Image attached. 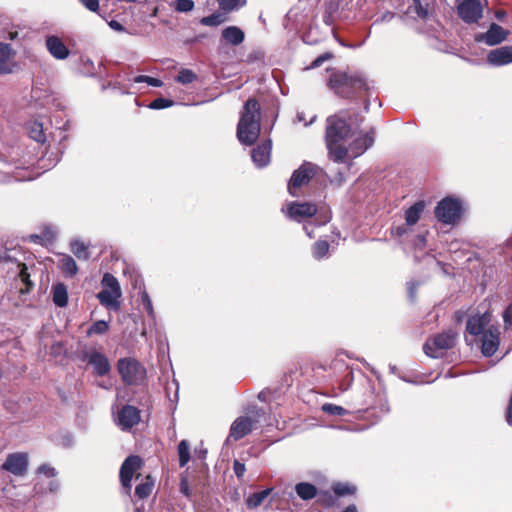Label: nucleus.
<instances>
[{
	"mask_svg": "<svg viewBox=\"0 0 512 512\" xmlns=\"http://www.w3.org/2000/svg\"><path fill=\"white\" fill-rule=\"evenodd\" d=\"M328 86L339 97L348 100L364 98V109L369 110V86L360 73L335 71L330 74Z\"/></svg>",
	"mask_w": 512,
	"mask_h": 512,
	"instance_id": "obj_1",
	"label": "nucleus"
},
{
	"mask_svg": "<svg viewBox=\"0 0 512 512\" xmlns=\"http://www.w3.org/2000/svg\"><path fill=\"white\" fill-rule=\"evenodd\" d=\"M261 131V105L256 98H249L244 103L237 124V138L247 146L253 145Z\"/></svg>",
	"mask_w": 512,
	"mask_h": 512,
	"instance_id": "obj_2",
	"label": "nucleus"
},
{
	"mask_svg": "<svg viewBox=\"0 0 512 512\" xmlns=\"http://www.w3.org/2000/svg\"><path fill=\"white\" fill-rule=\"evenodd\" d=\"M319 167L308 161H304L296 170L293 171L288 184V193L293 197L302 195V188L307 186L315 177Z\"/></svg>",
	"mask_w": 512,
	"mask_h": 512,
	"instance_id": "obj_3",
	"label": "nucleus"
},
{
	"mask_svg": "<svg viewBox=\"0 0 512 512\" xmlns=\"http://www.w3.org/2000/svg\"><path fill=\"white\" fill-rule=\"evenodd\" d=\"M118 373L126 385H140L146 379L145 367L135 358H120L117 361Z\"/></svg>",
	"mask_w": 512,
	"mask_h": 512,
	"instance_id": "obj_4",
	"label": "nucleus"
},
{
	"mask_svg": "<svg viewBox=\"0 0 512 512\" xmlns=\"http://www.w3.org/2000/svg\"><path fill=\"white\" fill-rule=\"evenodd\" d=\"M457 333L452 330L443 331L429 337L423 345L425 354L431 358H439L442 352L453 348L456 344Z\"/></svg>",
	"mask_w": 512,
	"mask_h": 512,
	"instance_id": "obj_5",
	"label": "nucleus"
},
{
	"mask_svg": "<svg viewBox=\"0 0 512 512\" xmlns=\"http://www.w3.org/2000/svg\"><path fill=\"white\" fill-rule=\"evenodd\" d=\"M456 13L466 24H478L483 17L487 0H455Z\"/></svg>",
	"mask_w": 512,
	"mask_h": 512,
	"instance_id": "obj_6",
	"label": "nucleus"
},
{
	"mask_svg": "<svg viewBox=\"0 0 512 512\" xmlns=\"http://www.w3.org/2000/svg\"><path fill=\"white\" fill-rule=\"evenodd\" d=\"M462 215L461 202L453 197H445L435 207V217L443 224L454 225Z\"/></svg>",
	"mask_w": 512,
	"mask_h": 512,
	"instance_id": "obj_7",
	"label": "nucleus"
},
{
	"mask_svg": "<svg viewBox=\"0 0 512 512\" xmlns=\"http://www.w3.org/2000/svg\"><path fill=\"white\" fill-rule=\"evenodd\" d=\"M326 122V142H341L349 136L351 126L344 118L339 117L338 115H332L327 118Z\"/></svg>",
	"mask_w": 512,
	"mask_h": 512,
	"instance_id": "obj_8",
	"label": "nucleus"
},
{
	"mask_svg": "<svg viewBox=\"0 0 512 512\" xmlns=\"http://www.w3.org/2000/svg\"><path fill=\"white\" fill-rule=\"evenodd\" d=\"M263 414V410L256 411L254 416H239L230 426L229 437L238 441L252 432L254 426L259 423L258 417Z\"/></svg>",
	"mask_w": 512,
	"mask_h": 512,
	"instance_id": "obj_9",
	"label": "nucleus"
},
{
	"mask_svg": "<svg viewBox=\"0 0 512 512\" xmlns=\"http://www.w3.org/2000/svg\"><path fill=\"white\" fill-rule=\"evenodd\" d=\"M143 466V460L138 455H130L128 456L120 467V482L123 488L130 493L132 485L131 481L134 474L140 470Z\"/></svg>",
	"mask_w": 512,
	"mask_h": 512,
	"instance_id": "obj_10",
	"label": "nucleus"
},
{
	"mask_svg": "<svg viewBox=\"0 0 512 512\" xmlns=\"http://www.w3.org/2000/svg\"><path fill=\"white\" fill-rule=\"evenodd\" d=\"M83 360L86 361L88 365L93 367V372L96 376L104 377L107 376L111 371V365L108 358L105 354L97 350L84 352Z\"/></svg>",
	"mask_w": 512,
	"mask_h": 512,
	"instance_id": "obj_11",
	"label": "nucleus"
},
{
	"mask_svg": "<svg viewBox=\"0 0 512 512\" xmlns=\"http://www.w3.org/2000/svg\"><path fill=\"white\" fill-rule=\"evenodd\" d=\"M2 469L15 476H24L28 470V455L24 452L8 454Z\"/></svg>",
	"mask_w": 512,
	"mask_h": 512,
	"instance_id": "obj_12",
	"label": "nucleus"
},
{
	"mask_svg": "<svg viewBox=\"0 0 512 512\" xmlns=\"http://www.w3.org/2000/svg\"><path fill=\"white\" fill-rule=\"evenodd\" d=\"M316 212L317 206L313 203L292 202L287 207L286 215L288 218L300 222L303 219L313 217Z\"/></svg>",
	"mask_w": 512,
	"mask_h": 512,
	"instance_id": "obj_13",
	"label": "nucleus"
},
{
	"mask_svg": "<svg viewBox=\"0 0 512 512\" xmlns=\"http://www.w3.org/2000/svg\"><path fill=\"white\" fill-rule=\"evenodd\" d=\"M500 345V332L497 328L485 330L481 337V352L485 357H491Z\"/></svg>",
	"mask_w": 512,
	"mask_h": 512,
	"instance_id": "obj_14",
	"label": "nucleus"
},
{
	"mask_svg": "<svg viewBox=\"0 0 512 512\" xmlns=\"http://www.w3.org/2000/svg\"><path fill=\"white\" fill-rule=\"evenodd\" d=\"M140 422V411L132 405H124L118 412V424L122 430H129Z\"/></svg>",
	"mask_w": 512,
	"mask_h": 512,
	"instance_id": "obj_15",
	"label": "nucleus"
},
{
	"mask_svg": "<svg viewBox=\"0 0 512 512\" xmlns=\"http://www.w3.org/2000/svg\"><path fill=\"white\" fill-rule=\"evenodd\" d=\"M487 62L493 66H504L512 63V46H501L487 54Z\"/></svg>",
	"mask_w": 512,
	"mask_h": 512,
	"instance_id": "obj_16",
	"label": "nucleus"
},
{
	"mask_svg": "<svg viewBox=\"0 0 512 512\" xmlns=\"http://www.w3.org/2000/svg\"><path fill=\"white\" fill-rule=\"evenodd\" d=\"M271 148V140H265L252 149L251 157L258 167H264L269 163Z\"/></svg>",
	"mask_w": 512,
	"mask_h": 512,
	"instance_id": "obj_17",
	"label": "nucleus"
},
{
	"mask_svg": "<svg viewBox=\"0 0 512 512\" xmlns=\"http://www.w3.org/2000/svg\"><path fill=\"white\" fill-rule=\"evenodd\" d=\"M16 52L11 48L10 44L0 43V71L5 74L13 72L15 63L12 61Z\"/></svg>",
	"mask_w": 512,
	"mask_h": 512,
	"instance_id": "obj_18",
	"label": "nucleus"
},
{
	"mask_svg": "<svg viewBox=\"0 0 512 512\" xmlns=\"http://www.w3.org/2000/svg\"><path fill=\"white\" fill-rule=\"evenodd\" d=\"M46 47L49 53L56 59L64 60L66 59L70 51L64 42L57 36H49L46 39Z\"/></svg>",
	"mask_w": 512,
	"mask_h": 512,
	"instance_id": "obj_19",
	"label": "nucleus"
},
{
	"mask_svg": "<svg viewBox=\"0 0 512 512\" xmlns=\"http://www.w3.org/2000/svg\"><path fill=\"white\" fill-rule=\"evenodd\" d=\"M121 292H113L108 289H103L97 294L99 302L108 309L118 311L120 309L119 298Z\"/></svg>",
	"mask_w": 512,
	"mask_h": 512,
	"instance_id": "obj_20",
	"label": "nucleus"
},
{
	"mask_svg": "<svg viewBox=\"0 0 512 512\" xmlns=\"http://www.w3.org/2000/svg\"><path fill=\"white\" fill-rule=\"evenodd\" d=\"M221 38L226 44L237 46L244 41L245 33L237 26H228L222 30Z\"/></svg>",
	"mask_w": 512,
	"mask_h": 512,
	"instance_id": "obj_21",
	"label": "nucleus"
},
{
	"mask_svg": "<svg viewBox=\"0 0 512 512\" xmlns=\"http://www.w3.org/2000/svg\"><path fill=\"white\" fill-rule=\"evenodd\" d=\"M297 496L303 501H310L317 497L318 488L310 482H299L294 487Z\"/></svg>",
	"mask_w": 512,
	"mask_h": 512,
	"instance_id": "obj_22",
	"label": "nucleus"
},
{
	"mask_svg": "<svg viewBox=\"0 0 512 512\" xmlns=\"http://www.w3.org/2000/svg\"><path fill=\"white\" fill-rule=\"evenodd\" d=\"M507 32L498 24L492 23L485 34V41L488 45H497L504 41Z\"/></svg>",
	"mask_w": 512,
	"mask_h": 512,
	"instance_id": "obj_23",
	"label": "nucleus"
},
{
	"mask_svg": "<svg viewBox=\"0 0 512 512\" xmlns=\"http://www.w3.org/2000/svg\"><path fill=\"white\" fill-rule=\"evenodd\" d=\"M57 267L65 277H74L78 273V266L75 260L67 254H63L58 260Z\"/></svg>",
	"mask_w": 512,
	"mask_h": 512,
	"instance_id": "obj_24",
	"label": "nucleus"
},
{
	"mask_svg": "<svg viewBox=\"0 0 512 512\" xmlns=\"http://www.w3.org/2000/svg\"><path fill=\"white\" fill-rule=\"evenodd\" d=\"M486 325L487 321L484 316H471L467 320L466 331L473 336L483 335Z\"/></svg>",
	"mask_w": 512,
	"mask_h": 512,
	"instance_id": "obj_25",
	"label": "nucleus"
},
{
	"mask_svg": "<svg viewBox=\"0 0 512 512\" xmlns=\"http://www.w3.org/2000/svg\"><path fill=\"white\" fill-rule=\"evenodd\" d=\"M374 143V129L371 128L367 133L356 138L352 148L356 150V155L364 153Z\"/></svg>",
	"mask_w": 512,
	"mask_h": 512,
	"instance_id": "obj_26",
	"label": "nucleus"
},
{
	"mask_svg": "<svg viewBox=\"0 0 512 512\" xmlns=\"http://www.w3.org/2000/svg\"><path fill=\"white\" fill-rule=\"evenodd\" d=\"M52 298L57 307L63 308L68 304V291L63 283H57L52 286Z\"/></svg>",
	"mask_w": 512,
	"mask_h": 512,
	"instance_id": "obj_27",
	"label": "nucleus"
},
{
	"mask_svg": "<svg viewBox=\"0 0 512 512\" xmlns=\"http://www.w3.org/2000/svg\"><path fill=\"white\" fill-rule=\"evenodd\" d=\"M424 208H425L424 201H418V202L414 203L412 206H410L405 211V221H406L407 225H409V226L415 225L419 221L421 214L424 211Z\"/></svg>",
	"mask_w": 512,
	"mask_h": 512,
	"instance_id": "obj_28",
	"label": "nucleus"
},
{
	"mask_svg": "<svg viewBox=\"0 0 512 512\" xmlns=\"http://www.w3.org/2000/svg\"><path fill=\"white\" fill-rule=\"evenodd\" d=\"M328 153L335 162H343L348 154L347 148L341 142H326Z\"/></svg>",
	"mask_w": 512,
	"mask_h": 512,
	"instance_id": "obj_29",
	"label": "nucleus"
},
{
	"mask_svg": "<svg viewBox=\"0 0 512 512\" xmlns=\"http://www.w3.org/2000/svg\"><path fill=\"white\" fill-rule=\"evenodd\" d=\"M316 503L325 508L339 506L336 494L331 490H319Z\"/></svg>",
	"mask_w": 512,
	"mask_h": 512,
	"instance_id": "obj_30",
	"label": "nucleus"
},
{
	"mask_svg": "<svg viewBox=\"0 0 512 512\" xmlns=\"http://www.w3.org/2000/svg\"><path fill=\"white\" fill-rule=\"evenodd\" d=\"M407 13H415L418 19L427 20L430 14V5L428 2L423 3L422 0H413V4L407 9Z\"/></svg>",
	"mask_w": 512,
	"mask_h": 512,
	"instance_id": "obj_31",
	"label": "nucleus"
},
{
	"mask_svg": "<svg viewBox=\"0 0 512 512\" xmlns=\"http://www.w3.org/2000/svg\"><path fill=\"white\" fill-rule=\"evenodd\" d=\"M272 488L264 489L259 492L252 493L246 499V506L248 509H255L262 505L264 500L271 494Z\"/></svg>",
	"mask_w": 512,
	"mask_h": 512,
	"instance_id": "obj_32",
	"label": "nucleus"
},
{
	"mask_svg": "<svg viewBox=\"0 0 512 512\" xmlns=\"http://www.w3.org/2000/svg\"><path fill=\"white\" fill-rule=\"evenodd\" d=\"M331 489L336 494L338 499L344 496L355 495L357 491L355 485L347 482H335L332 484Z\"/></svg>",
	"mask_w": 512,
	"mask_h": 512,
	"instance_id": "obj_33",
	"label": "nucleus"
},
{
	"mask_svg": "<svg viewBox=\"0 0 512 512\" xmlns=\"http://www.w3.org/2000/svg\"><path fill=\"white\" fill-rule=\"evenodd\" d=\"M154 480L150 475L145 477V481L138 484L135 488V496L139 499H146L152 493Z\"/></svg>",
	"mask_w": 512,
	"mask_h": 512,
	"instance_id": "obj_34",
	"label": "nucleus"
},
{
	"mask_svg": "<svg viewBox=\"0 0 512 512\" xmlns=\"http://www.w3.org/2000/svg\"><path fill=\"white\" fill-rule=\"evenodd\" d=\"M70 250L79 260H88L90 258L89 247L80 240L71 241Z\"/></svg>",
	"mask_w": 512,
	"mask_h": 512,
	"instance_id": "obj_35",
	"label": "nucleus"
},
{
	"mask_svg": "<svg viewBox=\"0 0 512 512\" xmlns=\"http://www.w3.org/2000/svg\"><path fill=\"white\" fill-rule=\"evenodd\" d=\"M19 267V278L25 284V288L20 289L21 294L29 293L34 287V283L30 279L27 265L25 263H18Z\"/></svg>",
	"mask_w": 512,
	"mask_h": 512,
	"instance_id": "obj_36",
	"label": "nucleus"
},
{
	"mask_svg": "<svg viewBox=\"0 0 512 512\" xmlns=\"http://www.w3.org/2000/svg\"><path fill=\"white\" fill-rule=\"evenodd\" d=\"M109 323L105 320H98L94 322L86 331V335L91 337L93 335H103L109 331Z\"/></svg>",
	"mask_w": 512,
	"mask_h": 512,
	"instance_id": "obj_37",
	"label": "nucleus"
},
{
	"mask_svg": "<svg viewBox=\"0 0 512 512\" xmlns=\"http://www.w3.org/2000/svg\"><path fill=\"white\" fill-rule=\"evenodd\" d=\"M330 245L326 240H318L312 246V255L315 259H322L329 252Z\"/></svg>",
	"mask_w": 512,
	"mask_h": 512,
	"instance_id": "obj_38",
	"label": "nucleus"
},
{
	"mask_svg": "<svg viewBox=\"0 0 512 512\" xmlns=\"http://www.w3.org/2000/svg\"><path fill=\"white\" fill-rule=\"evenodd\" d=\"M179 465L184 467L190 460L189 443L187 440H181L178 445Z\"/></svg>",
	"mask_w": 512,
	"mask_h": 512,
	"instance_id": "obj_39",
	"label": "nucleus"
},
{
	"mask_svg": "<svg viewBox=\"0 0 512 512\" xmlns=\"http://www.w3.org/2000/svg\"><path fill=\"white\" fill-rule=\"evenodd\" d=\"M29 136L38 143H44L46 140V135L43 131L42 124L38 122L32 123L29 128Z\"/></svg>",
	"mask_w": 512,
	"mask_h": 512,
	"instance_id": "obj_40",
	"label": "nucleus"
},
{
	"mask_svg": "<svg viewBox=\"0 0 512 512\" xmlns=\"http://www.w3.org/2000/svg\"><path fill=\"white\" fill-rule=\"evenodd\" d=\"M226 20V18L221 13H213L209 16L203 17L200 20V23L204 26L215 27L220 25Z\"/></svg>",
	"mask_w": 512,
	"mask_h": 512,
	"instance_id": "obj_41",
	"label": "nucleus"
},
{
	"mask_svg": "<svg viewBox=\"0 0 512 512\" xmlns=\"http://www.w3.org/2000/svg\"><path fill=\"white\" fill-rule=\"evenodd\" d=\"M175 79L178 83L190 84L197 79V75L190 69H182Z\"/></svg>",
	"mask_w": 512,
	"mask_h": 512,
	"instance_id": "obj_42",
	"label": "nucleus"
},
{
	"mask_svg": "<svg viewBox=\"0 0 512 512\" xmlns=\"http://www.w3.org/2000/svg\"><path fill=\"white\" fill-rule=\"evenodd\" d=\"M102 283L109 291L121 292L118 280L110 273L104 274Z\"/></svg>",
	"mask_w": 512,
	"mask_h": 512,
	"instance_id": "obj_43",
	"label": "nucleus"
},
{
	"mask_svg": "<svg viewBox=\"0 0 512 512\" xmlns=\"http://www.w3.org/2000/svg\"><path fill=\"white\" fill-rule=\"evenodd\" d=\"M322 410L332 416H344L347 414V410L342 406L326 403L322 406Z\"/></svg>",
	"mask_w": 512,
	"mask_h": 512,
	"instance_id": "obj_44",
	"label": "nucleus"
},
{
	"mask_svg": "<svg viewBox=\"0 0 512 512\" xmlns=\"http://www.w3.org/2000/svg\"><path fill=\"white\" fill-rule=\"evenodd\" d=\"M135 83H147L148 85L152 87H161L163 85V82L158 79L147 75H139L134 78Z\"/></svg>",
	"mask_w": 512,
	"mask_h": 512,
	"instance_id": "obj_45",
	"label": "nucleus"
},
{
	"mask_svg": "<svg viewBox=\"0 0 512 512\" xmlns=\"http://www.w3.org/2000/svg\"><path fill=\"white\" fill-rule=\"evenodd\" d=\"M173 105V101L170 100V99H166V98H163V97H159V98H156L154 99L150 104H149V107L151 109H164V108H168V107H171Z\"/></svg>",
	"mask_w": 512,
	"mask_h": 512,
	"instance_id": "obj_46",
	"label": "nucleus"
},
{
	"mask_svg": "<svg viewBox=\"0 0 512 512\" xmlns=\"http://www.w3.org/2000/svg\"><path fill=\"white\" fill-rule=\"evenodd\" d=\"M194 6L193 0H175V10L178 12H190Z\"/></svg>",
	"mask_w": 512,
	"mask_h": 512,
	"instance_id": "obj_47",
	"label": "nucleus"
},
{
	"mask_svg": "<svg viewBox=\"0 0 512 512\" xmlns=\"http://www.w3.org/2000/svg\"><path fill=\"white\" fill-rule=\"evenodd\" d=\"M221 10L230 12L238 5L239 0H217Z\"/></svg>",
	"mask_w": 512,
	"mask_h": 512,
	"instance_id": "obj_48",
	"label": "nucleus"
},
{
	"mask_svg": "<svg viewBox=\"0 0 512 512\" xmlns=\"http://www.w3.org/2000/svg\"><path fill=\"white\" fill-rule=\"evenodd\" d=\"M37 473L38 474H43L45 475L47 478H52V477H55L56 476V470L55 468L47 465V464H42L38 467L37 469Z\"/></svg>",
	"mask_w": 512,
	"mask_h": 512,
	"instance_id": "obj_49",
	"label": "nucleus"
},
{
	"mask_svg": "<svg viewBox=\"0 0 512 512\" xmlns=\"http://www.w3.org/2000/svg\"><path fill=\"white\" fill-rule=\"evenodd\" d=\"M90 12L98 13L99 0H78Z\"/></svg>",
	"mask_w": 512,
	"mask_h": 512,
	"instance_id": "obj_50",
	"label": "nucleus"
},
{
	"mask_svg": "<svg viewBox=\"0 0 512 512\" xmlns=\"http://www.w3.org/2000/svg\"><path fill=\"white\" fill-rule=\"evenodd\" d=\"M233 469H234V473L235 475L238 477V478H241L243 477L245 471H246V468H245V464L244 463H241L240 461L238 460H235L234 463H233Z\"/></svg>",
	"mask_w": 512,
	"mask_h": 512,
	"instance_id": "obj_51",
	"label": "nucleus"
},
{
	"mask_svg": "<svg viewBox=\"0 0 512 512\" xmlns=\"http://www.w3.org/2000/svg\"><path fill=\"white\" fill-rule=\"evenodd\" d=\"M331 57L330 54L326 53V54H322L320 56H318L311 64V67L313 68H316V67H319L320 65H322V63L324 61H326L327 59H329Z\"/></svg>",
	"mask_w": 512,
	"mask_h": 512,
	"instance_id": "obj_52",
	"label": "nucleus"
},
{
	"mask_svg": "<svg viewBox=\"0 0 512 512\" xmlns=\"http://www.w3.org/2000/svg\"><path fill=\"white\" fill-rule=\"evenodd\" d=\"M108 24L110 28L117 32H124L126 30L125 27L116 20H111Z\"/></svg>",
	"mask_w": 512,
	"mask_h": 512,
	"instance_id": "obj_53",
	"label": "nucleus"
},
{
	"mask_svg": "<svg viewBox=\"0 0 512 512\" xmlns=\"http://www.w3.org/2000/svg\"><path fill=\"white\" fill-rule=\"evenodd\" d=\"M143 304L145 306V309L151 313L152 312V303L149 299V296L147 295V293H144L143 295Z\"/></svg>",
	"mask_w": 512,
	"mask_h": 512,
	"instance_id": "obj_54",
	"label": "nucleus"
},
{
	"mask_svg": "<svg viewBox=\"0 0 512 512\" xmlns=\"http://www.w3.org/2000/svg\"><path fill=\"white\" fill-rule=\"evenodd\" d=\"M503 320L504 323L507 325L511 322V306L506 308L503 312Z\"/></svg>",
	"mask_w": 512,
	"mask_h": 512,
	"instance_id": "obj_55",
	"label": "nucleus"
},
{
	"mask_svg": "<svg viewBox=\"0 0 512 512\" xmlns=\"http://www.w3.org/2000/svg\"><path fill=\"white\" fill-rule=\"evenodd\" d=\"M180 490L181 492L186 495V496H189V487H188V484L185 480H182L181 483H180Z\"/></svg>",
	"mask_w": 512,
	"mask_h": 512,
	"instance_id": "obj_56",
	"label": "nucleus"
},
{
	"mask_svg": "<svg viewBox=\"0 0 512 512\" xmlns=\"http://www.w3.org/2000/svg\"><path fill=\"white\" fill-rule=\"evenodd\" d=\"M17 36H18L17 31H10V32H8L7 39L13 41L14 39L17 38Z\"/></svg>",
	"mask_w": 512,
	"mask_h": 512,
	"instance_id": "obj_57",
	"label": "nucleus"
},
{
	"mask_svg": "<svg viewBox=\"0 0 512 512\" xmlns=\"http://www.w3.org/2000/svg\"><path fill=\"white\" fill-rule=\"evenodd\" d=\"M342 512H357V509L355 505H349Z\"/></svg>",
	"mask_w": 512,
	"mask_h": 512,
	"instance_id": "obj_58",
	"label": "nucleus"
},
{
	"mask_svg": "<svg viewBox=\"0 0 512 512\" xmlns=\"http://www.w3.org/2000/svg\"><path fill=\"white\" fill-rule=\"evenodd\" d=\"M3 259L8 261L10 260V257L7 255L5 257L0 256V261H2Z\"/></svg>",
	"mask_w": 512,
	"mask_h": 512,
	"instance_id": "obj_59",
	"label": "nucleus"
},
{
	"mask_svg": "<svg viewBox=\"0 0 512 512\" xmlns=\"http://www.w3.org/2000/svg\"><path fill=\"white\" fill-rule=\"evenodd\" d=\"M503 14H504V13H502V12H498V13L496 14V16H497V18H499V19H500V17H502V15H503Z\"/></svg>",
	"mask_w": 512,
	"mask_h": 512,
	"instance_id": "obj_60",
	"label": "nucleus"
},
{
	"mask_svg": "<svg viewBox=\"0 0 512 512\" xmlns=\"http://www.w3.org/2000/svg\"><path fill=\"white\" fill-rule=\"evenodd\" d=\"M398 233L401 234L402 233V230H401V227H398Z\"/></svg>",
	"mask_w": 512,
	"mask_h": 512,
	"instance_id": "obj_61",
	"label": "nucleus"
},
{
	"mask_svg": "<svg viewBox=\"0 0 512 512\" xmlns=\"http://www.w3.org/2000/svg\"><path fill=\"white\" fill-rule=\"evenodd\" d=\"M32 238L39 239V236L35 235V236H32Z\"/></svg>",
	"mask_w": 512,
	"mask_h": 512,
	"instance_id": "obj_62",
	"label": "nucleus"
},
{
	"mask_svg": "<svg viewBox=\"0 0 512 512\" xmlns=\"http://www.w3.org/2000/svg\"><path fill=\"white\" fill-rule=\"evenodd\" d=\"M126 2H135L136 0H125Z\"/></svg>",
	"mask_w": 512,
	"mask_h": 512,
	"instance_id": "obj_63",
	"label": "nucleus"
},
{
	"mask_svg": "<svg viewBox=\"0 0 512 512\" xmlns=\"http://www.w3.org/2000/svg\"><path fill=\"white\" fill-rule=\"evenodd\" d=\"M0 75H4V74L0 71Z\"/></svg>",
	"mask_w": 512,
	"mask_h": 512,
	"instance_id": "obj_64",
	"label": "nucleus"
}]
</instances>
